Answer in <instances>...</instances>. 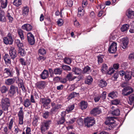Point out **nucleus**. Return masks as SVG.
<instances>
[{
	"label": "nucleus",
	"instance_id": "obj_57",
	"mask_svg": "<svg viewBox=\"0 0 134 134\" xmlns=\"http://www.w3.org/2000/svg\"><path fill=\"white\" fill-rule=\"evenodd\" d=\"M119 76V73L118 71H117L116 72L114 73L113 77V78H114V79H113L114 80H116L117 78Z\"/></svg>",
	"mask_w": 134,
	"mask_h": 134
},
{
	"label": "nucleus",
	"instance_id": "obj_56",
	"mask_svg": "<svg viewBox=\"0 0 134 134\" xmlns=\"http://www.w3.org/2000/svg\"><path fill=\"white\" fill-rule=\"evenodd\" d=\"M107 69L108 67L106 64H104L103 65L101 71L102 72L104 73L107 70Z\"/></svg>",
	"mask_w": 134,
	"mask_h": 134
},
{
	"label": "nucleus",
	"instance_id": "obj_41",
	"mask_svg": "<svg viewBox=\"0 0 134 134\" xmlns=\"http://www.w3.org/2000/svg\"><path fill=\"white\" fill-rule=\"evenodd\" d=\"M13 3L14 5L18 7L21 4V0H14Z\"/></svg>",
	"mask_w": 134,
	"mask_h": 134
},
{
	"label": "nucleus",
	"instance_id": "obj_21",
	"mask_svg": "<svg viewBox=\"0 0 134 134\" xmlns=\"http://www.w3.org/2000/svg\"><path fill=\"white\" fill-rule=\"evenodd\" d=\"M126 14L129 18H132L134 16V11L130 9H128L126 11Z\"/></svg>",
	"mask_w": 134,
	"mask_h": 134
},
{
	"label": "nucleus",
	"instance_id": "obj_63",
	"mask_svg": "<svg viewBox=\"0 0 134 134\" xmlns=\"http://www.w3.org/2000/svg\"><path fill=\"white\" fill-rule=\"evenodd\" d=\"M115 70L113 68H111L109 69V70L108 72V74L111 75L113 73Z\"/></svg>",
	"mask_w": 134,
	"mask_h": 134
},
{
	"label": "nucleus",
	"instance_id": "obj_58",
	"mask_svg": "<svg viewBox=\"0 0 134 134\" xmlns=\"http://www.w3.org/2000/svg\"><path fill=\"white\" fill-rule=\"evenodd\" d=\"M100 98V97L99 95H97L95 96L94 97V102H98Z\"/></svg>",
	"mask_w": 134,
	"mask_h": 134
},
{
	"label": "nucleus",
	"instance_id": "obj_36",
	"mask_svg": "<svg viewBox=\"0 0 134 134\" xmlns=\"http://www.w3.org/2000/svg\"><path fill=\"white\" fill-rule=\"evenodd\" d=\"M7 16L9 20V22L10 23H12L13 20V18L12 16V14L8 12Z\"/></svg>",
	"mask_w": 134,
	"mask_h": 134
},
{
	"label": "nucleus",
	"instance_id": "obj_5",
	"mask_svg": "<svg viewBox=\"0 0 134 134\" xmlns=\"http://www.w3.org/2000/svg\"><path fill=\"white\" fill-rule=\"evenodd\" d=\"M51 101V100L48 98H41L40 99V103L46 109H48L50 108L49 104Z\"/></svg>",
	"mask_w": 134,
	"mask_h": 134
},
{
	"label": "nucleus",
	"instance_id": "obj_29",
	"mask_svg": "<svg viewBox=\"0 0 134 134\" xmlns=\"http://www.w3.org/2000/svg\"><path fill=\"white\" fill-rule=\"evenodd\" d=\"M120 109L118 108H117L111 111V114L113 115L118 116L120 114Z\"/></svg>",
	"mask_w": 134,
	"mask_h": 134
},
{
	"label": "nucleus",
	"instance_id": "obj_37",
	"mask_svg": "<svg viewBox=\"0 0 134 134\" xmlns=\"http://www.w3.org/2000/svg\"><path fill=\"white\" fill-rule=\"evenodd\" d=\"M31 104L30 99H27L24 100V105L25 107H28L31 105Z\"/></svg>",
	"mask_w": 134,
	"mask_h": 134
},
{
	"label": "nucleus",
	"instance_id": "obj_26",
	"mask_svg": "<svg viewBox=\"0 0 134 134\" xmlns=\"http://www.w3.org/2000/svg\"><path fill=\"white\" fill-rule=\"evenodd\" d=\"M29 11V8L27 7H25L23 8L22 13L23 16H26L28 15Z\"/></svg>",
	"mask_w": 134,
	"mask_h": 134
},
{
	"label": "nucleus",
	"instance_id": "obj_25",
	"mask_svg": "<svg viewBox=\"0 0 134 134\" xmlns=\"http://www.w3.org/2000/svg\"><path fill=\"white\" fill-rule=\"evenodd\" d=\"M18 53L21 57H24L26 53L24 49L21 47H19L18 49Z\"/></svg>",
	"mask_w": 134,
	"mask_h": 134
},
{
	"label": "nucleus",
	"instance_id": "obj_48",
	"mask_svg": "<svg viewBox=\"0 0 134 134\" xmlns=\"http://www.w3.org/2000/svg\"><path fill=\"white\" fill-rule=\"evenodd\" d=\"M64 61L65 63L70 64L71 62V60L70 58L66 57L64 59Z\"/></svg>",
	"mask_w": 134,
	"mask_h": 134
},
{
	"label": "nucleus",
	"instance_id": "obj_39",
	"mask_svg": "<svg viewBox=\"0 0 134 134\" xmlns=\"http://www.w3.org/2000/svg\"><path fill=\"white\" fill-rule=\"evenodd\" d=\"M62 71L61 68H56L54 70V74L55 75H60Z\"/></svg>",
	"mask_w": 134,
	"mask_h": 134
},
{
	"label": "nucleus",
	"instance_id": "obj_50",
	"mask_svg": "<svg viewBox=\"0 0 134 134\" xmlns=\"http://www.w3.org/2000/svg\"><path fill=\"white\" fill-rule=\"evenodd\" d=\"M49 113H50V112L49 113V112L48 111H45L43 113L42 115L43 117L46 119H47L49 116Z\"/></svg>",
	"mask_w": 134,
	"mask_h": 134
},
{
	"label": "nucleus",
	"instance_id": "obj_35",
	"mask_svg": "<svg viewBox=\"0 0 134 134\" xmlns=\"http://www.w3.org/2000/svg\"><path fill=\"white\" fill-rule=\"evenodd\" d=\"M124 78L126 81H128L131 79V76L130 73L126 71L124 76Z\"/></svg>",
	"mask_w": 134,
	"mask_h": 134
},
{
	"label": "nucleus",
	"instance_id": "obj_31",
	"mask_svg": "<svg viewBox=\"0 0 134 134\" xmlns=\"http://www.w3.org/2000/svg\"><path fill=\"white\" fill-rule=\"evenodd\" d=\"M18 80H20V81L19 83V84L20 85V88H21L22 90L24 92H25V88L24 85L23 80H20L19 79H18Z\"/></svg>",
	"mask_w": 134,
	"mask_h": 134
},
{
	"label": "nucleus",
	"instance_id": "obj_3",
	"mask_svg": "<svg viewBox=\"0 0 134 134\" xmlns=\"http://www.w3.org/2000/svg\"><path fill=\"white\" fill-rule=\"evenodd\" d=\"M51 123V121L50 120L44 121L41 122L40 128L42 133H44L49 129Z\"/></svg>",
	"mask_w": 134,
	"mask_h": 134
},
{
	"label": "nucleus",
	"instance_id": "obj_49",
	"mask_svg": "<svg viewBox=\"0 0 134 134\" xmlns=\"http://www.w3.org/2000/svg\"><path fill=\"white\" fill-rule=\"evenodd\" d=\"M38 53L41 55H44L46 54V52L44 49L42 48L39 49Z\"/></svg>",
	"mask_w": 134,
	"mask_h": 134
},
{
	"label": "nucleus",
	"instance_id": "obj_12",
	"mask_svg": "<svg viewBox=\"0 0 134 134\" xmlns=\"http://www.w3.org/2000/svg\"><path fill=\"white\" fill-rule=\"evenodd\" d=\"M117 44L116 42H113L110 45L108 49V51L109 53H114L117 50Z\"/></svg>",
	"mask_w": 134,
	"mask_h": 134
},
{
	"label": "nucleus",
	"instance_id": "obj_64",
	"mask_svg": "<svg viewBox=\"0 0 134 134\" xmlns=\"http://www.w3.org/2000/svg\"><path fill=\"white\" fill-rule=\"evenodd\" d=\"M106 95V92H104L102 94L100 97L103 100H104L105 99Z\"/></svg>",
	"mask_w": 134,
	"mask_h": 134
},
{
	"label": "nucleus",
	"instance_id": "obj_18",
	"mask_svg": "<svg viewBox=\"0 0 134 134\" xmlns=\"http://www.w3.org/2000/svg\"><path fill=\"white\" fill-rule=\"evenodd\" d=\"M41 78L43 80L47 78L49 76V72L48 71L44 70L40 75Z\"/></svg>",
	"mask_w": 134,
	"mask_h": 134
},
{
	"label": "nucleus",
	"instance_id": "obj_54",
	"mask_svg": "<svg viewBox=\"0 0 134 134\" xmlns=\"http://www.w3.org/2000/svg\"><path fill=\"white\" fill-rule=\"evenodd\" d=\"M62 67L64 70L70 71L71 70V68L70 66L68 65H63L62 66Z\"/></svg>",
	"mask_w": 134,
	"mask_h": 134
},
{
	"label": "nucleus",
	"instance_id": "obj_51",
	"mask_svg": "<svg viewBox=\"0 0 134 134\" xmlns=\"http://www.w3.org/2000/svg\"><path fill=\"white\" fill-rule=\"evenodd\" d=\"M13 122V118L9 122L8 125V129L10 130H12V127Z\"/></svg>",
	"mask_w": 134,
	"mask_h": 134
},
{
	"label": "nucleus",
	"instance_id": "obj_20",
	"mask_svg": "<svg viewBox=\"0 0 134 134\" xmlns=\"http://www.w3.org/2000/svg\"><path fill=\"white\" fill-rule=\"evenodd\" d=\"M72 71L73 72H74L75 75H77L81 74L82 72L81 69L80 68L77 67H73L72 69Z\"/></svg>",
	"mask_w": 134,
	"mask_h": 134
},
{
	"label": "nucleus",
	"instance_id": "obj_46",
	"mask_svg": "<svg viewBox=\"0 0 134 134\" xmlns=\"http://www.w3.org/2000/svg\"><path fill=\"white\" fill-rule=\"evenodd\" d=\"M15 42L19 48L23 46V43L19 39L16 40L15 41Z\"/></svg>",
	"mask_w": 134,
	"mask_h": 134
},
{
	"label": "nucleus",
	"instance_id": "obj_55",
	"mask_svg": "<svg viewBox=\"0 0 134 134\" xmlns=\"http://www.w3.org/2000/svg\"><path fill=\"white\" fill-rule=\"evenodd\" d=\"M19 60V61L20 63L23 65L25 66L26 65V63L25 60L23 58H20Z\"/></svg>",
	"mask_w": 134,
	"mask_h": 134
},
{
	"label": "nucleus",
	"instance_id": "obj_59",
	"mask_svg": "<svg viewBox=\"0 0 134 134\" xmlns=\"http://www.w3.org/2000/svg\"><path fill=\"white\" fill-rule=\"evenodd\" d=\"M57 23L58 26H61L63 23V20L62 19H59L57 21Z\"/></svg>",
	"mask_w": 134,
	"mask_h": 134
},
{
	"label": "nucleus",
	"instance_id": "obj_23",
	"mask_svg": "<svg viewBox=\"0 0 134 134\" xmlns=\"http://www.w3.org/2000/svg\"><path fill=\"white\" fill-rule=\"evenodd\" d=\"M15 81V79L14 78L9 79L5 80V82L6 84L10 85L13 84Z\"/></svg>",
	"mask_w": 134,
	"mask_h": 134
},
{
	"label": "nucleus",
	"instance_id": "obj_28",
	"mask_svg": "<svg viewBox=\"0 0 134 134\" xmlns=\"http://www.w3.org/2000/svg\"><path fill=\"white\" fill-rule=\"evenodd\" d=\"M118 93L117 92L113 91L110 92L108 95V96L113 99L117 97Z\"/></svg>",
	"mask_w": 134,
	"mask_h": 134
},
{
	"label": "nucleus",
	"instance_id": "obj_43",
	"mask_svg": "<svg viewBox=\"0 0 134 134\" xmlns=\"http://www.w3.org/2000/svg\"><path fill=\"white\" fill-rule=\"evenodd\" d=\"M5 73H6L9 76L12 77L13 76V74L8 68H5L4 70Z\"/></svg>",
	"mask_w": 134,
	"mask_h": 134
},
{
	"label": "nucleus",
	"instance_id": "obj_15",
	"mask_svg": "<svg viewBox=\"0 0 134 134\" xmlns=\"http://www.w3.org/2000/svg\"><path fill=\"white\" fill-rule=\"evenodd\" d=\"M102 113V110L100 107H97L93 108L91 111V114L94 115L96 116L101 114Z\"/></svg>",
	"mask_w": 134,
	"mask_h": 134
},
{
	"label": "nucleus",
	"instance_id": "obj_13",
	"mask_svg": "<svg viewBox=\"0 0 134 134\" xmlns=\"http://www.w3.org/2000/svg\"><path fill=\"white\" fill-rule=\"evenodd\" d=\"M27 40L29 43L31 45L34 44L35 39L33 35L31 32H29L27 34Z\"/></svg>",
	"mask_w": 134,
	"mask_h": 134
},
{
	"label": "nucleus",
	"instance_id": "obj_52",
	"mask_svg": "<svg viewBox=\"0 0 134 134\" xmlns=\"http://www.w3.org/2000/svg\"><path fill=\"white\" fill-rule=\"evenodd\" d=\"M26 133L24 131L23 132L22 134H31V130L30 128L27 127H26Z\"/></svg>",
	"mask_w": 134,
	"mask_h": 134
},
{
	"label": "nucleus",
	"instance_id": "obj_16",
	"mask_svg": "<svg viewBox=\"0 0 134 134\" xmlns=\"http://www.w3.org/2000/svg\"><path fill=\"white\" fill-rule=\"evenodd\" d=\"M122 43L121 46L124 49H125L129 43V40L127 37H124L121 39Z\"/></svg>",
	"mask_w": 134,
	"mask_h": 134
},
{
	"label": "nucleus",
	"instance_id": "obj_30",
	"mask_svg": "<svg viewBox=\"0 0 134 134\" xmlns=\"http://www.w3.org/2000/svg\"><path fill=\"white\" fill-rule=\"evenodd\" d=\"M8 0H0L1 7L3 8H6L8 3Z\"/></svg>",
	"mask_w": 134,
	"mask_h": 134
},
{
	"label": "nucleus",
	"instance_id": "obj_61",
	"mask_svg": "<svg viewBox=\"0 0 134 134\" xmlns=\"http://www.w3.org/2000/svg\"><path fill=\"white\" fill-rule=\"evenodd\" d=\"M83 122V119L81 118H79L77 120V122L79 125L82 124Z\"/></svg>",
	"mask_w": 134,
	"mask_h": 134
},
{
	"label": "nucleus",
	"instance_id": "obj_22",
	"mask_svg": "<svg viewBox=\"0 0 134 134\" xmlns=\"http://www.w3.org/2000/svg\"><path fill=\"white\" fill-rule=\"evenodd\" d=\"M76 77V76H73L72 73L70 72L67 74L66 77V79L67 80L69 81L73 80Z\"/></svg>",
	"mask_w": 134,
	"mask_h": 134
},
{
	"label": "nucleus",
	"instance_id": "obj_44",
	"mask_svg": "<svg viewBox=\"0 0 134 134\" xmlns=\"http://www.w3.org/2000/svg\"><path fill=\"white\" fill-rule=\"evenodd\" d=\"M0 90L2 93H4L8 91V88L6 86H3L0 87Z\"/></svg>",
	"mask_w": 134,
	"mask_h": 134
},
{
	"label": "nucleus",
	"instance_id": "obj_47",
	"mask_svg": "<svg viewBox=\"0 0 134 134\" xmlns=\"http://www.w3.org/2000/svg\"><path fill=\"white\" fill-rule=\"evenodd\" d=\"M78 93L75 92H73L71 93L69 96V98L70 99L74 98L78 95Z\"/></svg>",
	"mask_w": 134,
	"mask_h": 134
},
{
	"label": "nucleus",
	"instance_id": "obj_2",
	"mask_svg": "<svg viewBox=\"0 0 134 134\" xmlns=\"http://www.w3.org/2000/svg\"><path fill=\"white\" fill-rule=\"evenodd\" d=\"M10 102L9 98L3 97L1 100V107L2 109L4 111H8V107L10 106Z\"/></svg>",
	"mask_w": 134,
	"mask_h": 134
},
{
	"label": "nucleus",
	"instance_id": "obj_34",
	"mask_svg": "<svg viewBox=\"0 0 134 134\" xmlns=\"http://www.w3.org/2000/svg\"><path fill=\"white\" fill-rule=\"evenodd\" d=\"M93 78L91 76H88L85 81V83L88 85H90L93 81Z\"/></svg>",
	"mask_w": 134,
	"mask_h": 134
},
{
	"label": "nucleus",
	"instance_id": "obj_11",
	"mask_svg": "<svg viewBox=\"0 0 134 134\" xmlns=\"http://www.w3.org/2000/svg\"><path fill=\"white\" fill-rule=\"evenodd\" d=\"M16 91L18 92V87L13 85H11L9 90V94L11 97L14 96L16 93Z\"/></svg>",
	"mask_w": 134,
	"mask_h": 134
},
{
	"label": "nucleus",
	"instance_id": "obj_17",
	"mask_svg": "<svg viewBox=\"0 0 134 134\" xmlns=\"http://www.w3.org/2000/svg\"><path fill=\"white\" fill-rule=\"evenodd\" d=\"M46 83L44 81H41L37 82L36 84L37 87L39 89L44 88L46 85Z\"/></svg>",
	"mask_w": 134,
	"mask_h": 134
},
{
	"label": "nucleus",
	"instance_id": "obj_27",
	"mask_svg": "<svg viewBox=\"0 0 134 134\" xmlns=\"http://www.w3.org/2000/svg\"><path fill=\"white\" fill-rule=\"evenodd\" d=\"M107 84L106 81L102 80H100L98 83L99 86L102 88L105 87L107 86Z\"/></svg>",
	"mask_w": 134,
	"mask_h": 134
},
{
	"label": "nucleus",
	"instance_id": "obj_32",
	"mask_svg": "<svg viewBox=\"0 0 134 134\" xmlns=\"http://www.w3.org/2000/svg\"><path fill=\"white\" fill-rule=\"evenodd\" d=\"M18 35L20 37L21 40H22L24 39V31L21 29H18Z\"/></svg>",
	"mask_w": 134,
	"mask_h": 134
},
{
	"label": "nucleus",
	"instance_id": "obj_8",
	"mask_svg": "<svg viewBox=\"0 0 134 134\" xmlns=\"http://www.w3.org/2000/svg\"><path fill=\"white\" fill-rule=\"evenodd\" d=\"M3 40L4 43L6 44H11L13 41L11 34L10 33H9L8 34L7 37L4 38Z\"/></svg>",
	"mask_w": 134,
	"mask_h": 134
},
{
	"label": "nucleus",
	"instance_id": "obj_4",
	"mask_svg": "<svg viewBox=\"0 0 134 134\" xmlns=\"http://www.w3.org/2000/svg\"><path fill=\"white\" fill-rule=\"evenodd\" d=\"M115 121L114 120V118L112 116H108L105 122V124L108 127L109 130H111L114 127L115 124Z\"/></svg>",
	"mask_w": 134,
	"mask_h": 134
},
{
	"label": "nucleus",
	"instance_id": "obj_42",
	"mask_svg": "<svg viewBox=\"0 0 134 134\" xmlns=\"http://www.w3.org/2000/svg\"><path fill=\"white\" fill-rule=\"evenodd\" d=\"M129 25L127 24L123 25L121 28V30L122 32H124L127 30L129 29Z\"/></svg>",
	"mask_w": 134,
	"mask_h": 134
},
{
	"label": "nucleus",
	"instance_id": "obj_6",
	"mask_svg": "<svg viewBox=\"0 0 134 134\" xmlns=\"http://www.w3.org/2000/svg\"><path fill=\"white\" fill-rule=\"evenodd\" d=\"M84 121L86 126L90 127L95 124V121L93 118L87 117L84 118Z\"/></svg>",
	"mask_w": 134,
	"mask_h": 134
},
{
	"label": "nucleus",
	"instance_id": "obj_53",
	"mask_svg": "<svg viewBox=\"0 0 134 134\" xmlns=\"http://www.w3.org/2000/svg\"><path fill=\"white\" fill-rule=\"evenodd\" d=\"M98 63H102L103 62V58L104 57L103 55H100L97 57Z\"/></svg>",
	"mask_w": 134,
	"mask_h": 134
},
{
	"label": "nucleus",
	"instance_id": "obj_38",
	"mask_svg": "<svg viewBox=\"0 0 134 134\" xmlns=\"http://www.w3.org/2000/svg\"><path fill=\"white\" fill-rule=\"evenodd\" d=\"M74 104L69 105L65 111L66 113V112H67L68 113H69L74 109Z\"/></svg>",
	"mask_w": 134,
	"mask_h": 134
},
{
	"label": "nucleus",
	"instance_id": "obj_1",
	"mask_svg": "<svg viewBox=\"0 0 134 134\" xmlns=\"http://www.w3.org/2000/svg\"><path fill=\"white\" fill-rule=\"evenodd\" d=\"M121 86L124 88L122 90V94L124 96H127L133 92V89L131 87L128 85L127 83H123Z\"/></svg>",
	"mask_w": 134,
	"mask_h": 134
},
{
	"label": "nucleus",
	"instance_id": "obj_14",
	"mask_svg": "<svg viewBox=\"0 0 134 134\" xmlns=\"http://www.w3.org/2000/svg\"><path fill=\"white\" fill-rule=\"evenodd\" d=\"M9 52V54L11 58L13 60L17 56V54L15 48L13 47H11Z\"/></svg>",
	"mask_w": 134,
	"mask_h": 134
},
{
	"label": "nucleus",
	"instance_id": "obj_33",
	"mask_svg": "<svg viewBox=\"0 0 134 134\" xmlns=\"http://www.w3.org/2000/svg\"><path fill=\"white\" fill-rule=\"evenodd\" d=\"M87 106V103L84 101H82L80 102V107L82 109H86Z\"/></svg>",
	"mask_w": 134,
	"mask_h": 134
},
{
	"label": "nucleus",
	"instance_id": "obj_7",
	"mask_svg": "<svg viewBox=\"0 0 134 134\" xmlns=\"http://www.w3.org/2000/svg\"><path fill=\"white\" fill-rule=\"evenodd\" d=\"M51 105L52 107L50 111V114H55L62 107L61 105L57 104L54 102L51 103Z\"/></svg>",
	"mask_w": 134,
	"mask_h": 134
},
{
	"label": "nucleus",
	"instance_id": "obj_45",
	"mask_svg": "<svg viewBox=\"0 0 134 134\" xmlns=\"http://www.w3.org/2000/svg\"><path fill=\"white\" fill-rule=\"evenodd\" d=\"M129 100L130 101V102L129 103V104L132 105V104L134 102V94H132L129 97Z\"/></svg>",
	"mask_w": 134,
	"mask_h": 134
},
{
	"label": "nucleus",
	"instance_id": "obj_60",
	"mask_svg": "<svg viewBox=\"0 0 134 134\" xmlns=\"http://www.w3.org/2000/svg\"><path fill=\"white\" fill-rule=\"evenodd\" d=\"M38 60L40 62H42L46 59V58L44 57L40 56L37 58Z\"/></svg>",
	"mask_w": 134,
	"mask_h": 134
},
{
	"label": "nucleus",
	"instance_id": "obj_9",
	"mask_svg": "<svg viewBox=\"0 0 134 134\" xmlns=\"http://www.w3.org/2000/svg\"><path fill=\"white\" fill-rule=\"evenodd\" d=\"M19 109L20 110L18 114V116L19 119V123L20 125H22L23 124V119L24 113L23 112V107H21Z\"/></svg>",
	"mask_w": 134,
	"mask_h": 134
},
{
	"label": "nucleus",
	"instance_id": "obj_19",
	"mask_svg": "<svg viewBox=\"0 0 134 134\" xmlns=\"http://www.w3.org/2000/svg\"><path fill=\"white\" fill-rule=\"evenodd\" d=\"M21 28L23 29L28 31H31L32 28V26L28 24H24L22 26Z\"/></svg>",
	"mask_w": 134,
	"mask_h": 134
},
{
	"label": "nucleus",
	"instance_id": "obj_24",
	"mask_svg": "<svg viewBox=\"0 0 134 134\" xmlns=\"http://www.w3.org/2000/svg\"><path fill=\"white\" fill-rule=\"evenodd\" d=\"M91 71L90 67L88 66H87L83 68L82 72L83 74H89L91 72Z\"/></svg>",
	"mask_w": 134,
	"mask_h": 134
},
{
	"label": "nucleus",
	"instance_id": "obj_40",
	"mask_svg": "<svg viewBox=\"0 0 134 134\" xmlns=\"http://www.w3.org/2000/svg\"><path fill=\"white\" fill-rule=\"evenodd\" d=\"M111 103L113 105H117L120 104V99H116L112 100L111 101Z\"/></svg>",
	"mask_w": 134,
	"mask_h": 134
},
{
	"label": "nucleus",
	"instance_id": "obj_10",
	"mask_svg": "<svg viewBox=\"0 0 134 134\" xmlns=\"http://www.w3.org/2000/svg\"><path fill=\"white\" fill-rule=\"evenodd\" d=\"M61 117L59 118L57 122L58 124H63L65 121V117L66 116V112L65 111H63L61 114Z\"/></svg>",
	"mask_w": 134,
	"mask_h": 134
},
{
	"label": "nucleus",
	"instance_id": "obj_62",
	"mask_svg": "<svg viewBox=\"0 0 134 134\" xmlns=\"http://www.w3.org/2000/svg\"><path fill=\"white\" fill-rule=\"evenodd\" d=\"M48 70L51 77H53L54 76V71H53L51 68H49Z\"/></svg>",
	"mask_w": 134,
	"mask_h": 134
}]
</instances>
